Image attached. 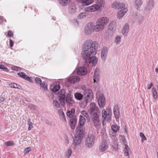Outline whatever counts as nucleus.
Returning a JSON list of instances; mask_svg holds the SVG:
<instances>
[{
  "label": "nucleus",
  "mask_w": 158,
  "mask_h": 158,
  "mask_svg": "<svg viewBox=\"0 0 158 158\" xmlns=\"http://www.w3.org/2000/svg\"><path fill=\"white\" fill-rule=\"evenodd\" d=\"M98 45L97 42L93 41L91 40H87L84 43L81 54L85 60L84 65H88L90 63L94 66L96 64L98 59L94 56L97 53Z\"/></svg>",
  "instance_id": "1"
},
{
  "label": "nucleus",
  "mask_w": 158,
  "mask_h": 158,
  "mask_svg": "<svg viewBox=\"0 0 158 158\" xmlns=\"http://www.w3.org/2000/svg\"><path fill=\"white\" fill-rule=\"evenodd\" d=\"M108 19L106 17H101L97 20L95 25L93 23H89L85 26V32L89 35L92 32H99L102 31L108 21Z\"/></svg>",
  "instance_id": "2"
},
{
  "label": "nucleus",
  "mask_w": 158,
  "mask_h": 158,
  "mask_svg": "<svg viewBox=\"0 0 158 158\" xmlns=\"http://www.w3.org/2000/svg\"><path fill=\"white\" fill-rule=\"evenodd\" d=\"M105 4V0H97L96 4L86 7L84 10L87 12H94L99 10H101L103 8Z\"/></svg>",
  "instance_id": "3"
},
{
  "label": "nucleus",
  "mask_w": 158,
  "mask_h": 158,
  "mask_svg": "<svg viewBox=\"0 0 158 158\" xmlns=\"http://www.w3.org/2000/svg\"><path fill=\"white\" fill-rule=\"evenodd\" d=\"M99 112H95L89 113L90 119L93 122L94 126L97 129L100 128L101 124L99 115L98 114Z\"/></svg>",
  "instance_id": "4"
},
{
  "label": "nucleus",
  "mask_w": 158,
  "mask_h": 158,
  "mask_svg": "<svg viewBox=\"0 0 158 158\" xmlns=\"http://www.w3.org/2000/svg\"><path fill=\"white\" fill-rule=\"evenodd\" d=\"M85 95V101L87 104V103L91 101L93 98V93L92 90L89 89H87L84 91Z\"/></svg>",
  "instance_id": "5"
},
{
  "label": "nucleus",
  "mask_w": 158,
  "mask_h": 158,
  "mask_svg": "<svg viewBox=\"0 0 158 158\" xmlns=\"http://www.w3.org/2000/svg\"><path fill=\"white\" fill-rule=\"evenodd\" d=\"M95 138L93 135H88L86 138L85 144L89 148H91L94 144Z\"/></svg>",
  "instance_id": "6"
},
{
  "label": "nucleus",
  "mask_w": 158,
  "mask_h": 158,
  "mask_svg": "<svg viewBox=\"0 0 158 158\" xmlns=\"http://www.w3.org/2000/svg\"><path fill=\"white\" fill-rule=\"evenodd\" d=\"M102 118L103 120H106V118H110L112 115V110L110 108H108L106 110L104 109L102 111Z\"/></svg>",
  "instance_id": "7"
},
{
  "label": "nucleus",
  "mask_w": 158,
  "mask_h": 158,
  "mask_svg": "<svg viewBox=\"0 0 158 158\" xmlns=\"http://www.w3.org/2000/svg\"><path fill=\"white\" fill-rule=\"evenodd\" d=\"M108 148L107 141L103 139L99 147V150L101 152H105Z\"/></svg>",
  "instance_id": "8"
},
{
  "label": "nucleus",
  "mask_w": 158,
  "mask_h": 158,
  "mask_svg": "<svg viewBox=\"0 0 158 158\" xmlns=\"http://www.w3.org/2000/svg\"><path fill=\"white\" fill-rule=\"evenodd\" d=\"M111 6L114 9L120 10L125 8V5L123 3L119 2H115L112 4Z\"/></svg>",
  "instance_id": "9"
},
{
  "label": "nucleus",
  "mask_w": 158,
  "mask_h": 158,
  "mask_svg": "<svg viewBox=\"0 0 158 158\" xmlns=\"http://www.w3.org/2000/svg\"><path fill=\"white\" fill-rule=\"evenodd\" d=\"M89 113L95 112H99L98 108L96 106L95 103L92 102L89 105V108L88 110Z\"/></svg>",
  "instance_id": "10"
},
{
  "label": "nucleus",
  "mask_w": 158,
  "mask_h": 158,
  "mask_svg": "<svg viewBox=\"0 0 158 158\" xmlns=\"http://www.w3.org/2000/svg\"><path fill=\"white\" fill-rule=\"evenodd\" d=\"M80 77L77 76H72L68 78L66 81V83L69 82L70 84L74 83L79 81Z\"/></svg>",
  "instance_id": "11"
},
{
  "label": "nucleus",
  "mask_w": 158,
  "mask_h": 158,
  "mask_svg": "<svg viewBox=\"0 0 158 158\" xmlns=\"http://www.w3.org/2000/svg\"><path fill=\"white\" fill-rule=\"evenodd\" d=\"M106 101L105 97L103 94L100 95L98 99V103L99 107L101 108L103 107L105 104Z\"/></svg>",
  "instance_id": "12"
},
{
  "label": "nucleus",
  "mask_w": 158,
  "mask_h": 158,
  "mask_svg": "<svg viewBox=\"0 0 158 158\" xmlns=\"http://www.w3.org/2000/svg\"><path fill=\"white\" fill-rule=\"evenodd\" d=\"M77 10L76 4L74 3H71L69 6L68 11L69 14L73 15L74 14Z\"/></svg>",
  "instance_id": "13"
},
{
  "label": "nucleus",
  "mask_w": 158,
  "mask_h": 158,
  "mask_svg": "<svg viewBox=\"0 0 158 158\" xmlns=\"http://www.w3.org/2000/svg\"><path fill=\"white\" fill-rule=\"evenodd\" d=\"M77 132L76 135L83 138L84 135V129L82 127L79 126L78 125L77 128Z\"/></svg>",
  "instance_id": "14"
},
{
  "label": "nucleus",
  "mask_w": 158,
  "mask_h": 158,
  "mask_svg": "<svg viewBox=\"0 0 158 158\" xmlns=\"http://www.w3.org/2000/svg\"><path fill=\"white\" fill-rule=\"evenodd\" d=\"M128 9L127 8H124L119 10L117 14V18L118 19L122 18L124 15L127 12Z\"/></svg>",
  "instance_id": "15"
},
{
  "label": "nucleus",
  "mask_w": 158,
  "mask_h": 158,
  "mask_svg": "<svg viewBox=\"0 0 158 158\" xmlns=\"http://www.w3.org/2000/svg\"><path fill=\"white\" fill-rule=\"evenodd\" d=\"M100 75L99 69H96L93 76V80L94 83H97L99 81Z\"/></svg>",
  "instance_id": "16"
},
{
  "label": "nucleus",
  "mask_w": 158,
  "mask_h": 158,
  "mask_svg": "<svg viewBox=\"0 0 158 158\" xmlns=\"http://www.w3.org/2000/svg\"><path fill=\"white\" fill-rule=\"evenodd\" d=\"M77 74L80 75H85L87 73L86 68L83 67H79L77 70Z\"/></svg>",
  "instance_id": "17"
},
{
  "label": "nucleus",
  "mask_w": 158,
  "mask_h": 158,
  "mask_svg": "<svg viewBox=\"0 0 158 158\" xmlns=\"http://www.w3.org/2000/svg\"><path fill=\"white\" fill-rule=\"evenodd\" d=\"M73 95L71 94L70 92L67 94L66 96V102L70 106H72L74 103L73 99Z\"/></svg>",
  "instance_id": "18"
},
{
  "label": "nucleus",
  "mask_w": 158,
  "mask_h": 158,
  "mask_svg": "<svg viewBox=\"0 0 158 158\" xmlns=\"http://www.w3.org/2000/svg\"><path fill=\"white\" fill-rule=\"evenodd\" d=\"M108 48L106 47H104L101 50V57L103 60H105L108 53Z\"/></svg>",
  "instance_id": "19"
},
{
  "label": "nucleus",
  "mask_w": 158,
  "mask_h": 158,
  "mask_svg": "<svg viewBox=\"0 0 158 158\" xmlns=\"http://www.w3.org/2000/svg\"><path fill=\"white\" fill-rule=\"evenodd\" d=\"M18 75L20 76L21 77L30 82H32V80L31 78L27 75L24 72H20L18 73Z\"/></svg>",
  "instance_id": "20"
},
{
  "label": "nucleus",
  "mask_w": 158,
  "mask_h": 158,
  "mask_svg": "<svg viewBox=\"0 0 158 158\" xmlns=\"http://www.w3.org/2000/svg\"><path fill=\"white\" fill-rule=\"evenodd\" d=\"M129 27L128 23H126L124 25L123 30L122 34L124 36H127L129 31Z\"/></svg>",
  "instance_id": "21"
},
{
  "label": "nucleus",
  "mask_w": 158,
  "mask_h": 158,
  "mask_svg": "<svg viewBox=\"0 0 158 158\" xmlns=\"http://www.w3.org/2000/svg\"><path fill=\"white\" fill-rule=\"evenodd\" d=\"M58 112L62 121L64 123L65 122L66 120L63 110L62 109H59L58 110Z\"/></svg>",
  "instance_id": "22"
},
{
  "label": "nucleus",
  "mask_w": 158,
  "mask_h": 158,
  "mask_svg": "<svg viewBox=\"0 0 158 158\" xmlns=\"http://www.w3.org/2000/svg\"><path fill=\"white\" fill-rule=\"evenodd\" d=\"M77 119L75 116L73 117L70 119V125L72 129H74L76 126L77 123Z\"/></svg>",
  "instance_id": "23"
},
{
  "label": "nucleus",
  "mask_w": 158,
  "mask_h": 158,
  "mask_svg": "<svg viewBox=\"0 0 158 158\" xmlns=\"http://www.w3.org/2000/svg\"><path fill=\"white\" fill-rule=\"evenodd\" d=\"M154 6V0H149L146 7V8L148 10H151L153 8Z\"/></svg>",
  "instance_id": "24"
},
{
  "label": "nucleus",
  "mask_w": 158,
  "mask_h": 158,
  "mask_svg": "<svg viewBox=\"0 0 158 158\" xmlns=\"http://www.w3.org/2000/svg\"><path fill=\"white\" fill-rule=\"evenodd\" d=\"M82 138L75 135L73 138V143L75 145H78L81 143Z\"/></svg>",
  "instance_id": "25"
},
{
  "label": "nucleus",
  "mask_w": 158,
  "mask_h": 158,
  "mask_svg": "<svg viewBox=\"0 0 158 158\" xmlns=\"http://www.w3.org/2000/svg\"><path fill=\"white\" fill-rule=\"evenodd\" d=\"M114 112L115 118H119V117L120 112L118 106L117 105H115L114 106Z\"/></svg>",
  "instance_id": "26"
},
{
  "label": "nucleus",
  "mask_w": 158,
  "mask_h": 158,
  "mask_svg": "<svg viewBox=\"0 0 158 158\" xmlns=\"http://www.w3.org/2000/svg\"><path fill=\"white\" fill-rule=\"evenodd\" d=\"M143 3L142 0H135L134 5L135 8L136 9H138L140 8Z\"/></svg>",
  "instance_id": "27"
},
{
  "label": "nucleus",
  "mask_w": 158,
  "mask_h": 158,
  "mask_svg": "<svg viewBox=\"0 0 158 158\" xmlns=\"http://www.w3.org/2000/svg\"><path fill=\"white\" fill-rule=\"evenodd\" d=\"M71 0H58L60 4L62 6H67L70 2Z\"/></svg>",
  "instance_id": "28"
},
{
  "label": "nucleus",
  "mask_w": 158,
  "mask_h": 158,
  "mask_svg": "<svg viewBox=\"0 0 158 158\" xmlns=\"http://www.w3.org/2000/svg\"><path fill=\"white\" fill-rule=\"evenodd\" d=\"M79 2L82 3L84 5H88L92 3L93 0H77Z\"/></svg>",
  "instance_id": "29"
},
{
  "label": "nucleus",
  "mask_w": 158,
  "mask_h": 158,
  "mask_svg": "<svg viewBox=\"0 0 158 158\" xmlns=\"http://www.w3.org/2000/svg\"><path fill=\"white\" fill-rule=\"evenodd\" d=\"M85 122V119L84 117L82 115H80V118L79 120V126L82 127L83 126Z\"/></svg>",
  "instance_id": "30"
},
{
  "label": "nucleus",
  "mask_w": 158,
  "mask_h": 158,
  "mask_svg": "<svg viewBox=\"0 0 158 158\" xmlns=\"http://www.w3.org/2000/svg\"><path fill=\"white\" fill-rule=\"evenodd\" d=\"M65 96L59 95V100L62 106L65 105Z\"/></svg>",
  "instance_id": "31"
},
{
  "label": "nucleus",
  "mask_w": 158,
  "mask_h": 158,
  "mask_svg": "<svg viewBox=\"0 0 158 158\" xmlns=\"http://www.w3.org/2000/svg\"><path fill=\"white\" fill-rule=\"evenodd\" d=\"M116 23L114 21H112L108 25V29L109 30H112L115 27Z\"/></svg>",
  "instance_id": "32"
},
{
  "label": "nucleus",
  "mask_w": 158,
  "mask_h": 158,
  "mask_svg": "<svg viewBox=\"0 0 158 158\" xmlns=\"http://www.w3.org/2000/svg\"><path fill=\"white\" fill-rule=\"evenodd\" d=\"M75 112V109L74 108H72L71 109V110H69L67 112L66 114L69 117L72 118Z\"/></svg>",
  "instance_id": "33"
},
{
  "label": "nucleus",
  "mask_w": 158,
  "mask_h": 158,
  "mask_svg": "<svg viewBox=\"0 0 158 158\" xmlns=\"http://www.w3.org/2000/svg\"><path fill=\"white\" fill-rule=\"evenodd\" d=\"M74 97L77 99L80 100L82 99L83 95L79 93H76L74 94Z\"/></svg>",
  "instance_id": "34"
},
{
  "label": "nucleus",
  "mask_w": 158,
  "mask_h": 158,
  "mask_svg": "<svg viewBox=\"0 0 158 158\" xmlns=\"http://www.w3.org/2000/svg\"><path fill=\"white\" fill-rule=\"evenodd\" d=\"M111 129L114 133H116L119 129V127L117 125H112L111 127Z\"/></svg>",
  "instance_id": "35"
},
{
  "label": "nucleus",
  "mask_w": 158,
  "mask_h": 158,
  "mask_svg": "<svg viewBox=\"0 0 158 158\" xmlns=\"http://www.w3.org/2000/svg\"><path fill=\"white\" fill-rule=\"evenodd\" d=\"M125 147L124 149V154L125 156H128L129 153L131 152L130 149L129 147L125 144Z\"/></svg>",
  "instance_id": "36"
},
{
  "label": "nucleus",
  "mask_w": 158,
  "mask_h": 158,
  "mask_svg": "<svg viewBox=\"0 0 158 158\" xmlns=\"http://www.w3.org/2000/svg\"><path fill=\"white\" fill-rule=\"evenodd\" d=\"M113 148L116 151H118L119 149L118 142H113L112 144Z\"/></svg>",
  "instance_id": "37"
},
{
  "label": "nucleus",
  "mask_w": 158,
  "mask_h": 158,
  "mask_svg": "<svg viewBox=\"0 0 158 158\" xmlns=\"http://www.w3.org/2000/svg\"><path fill=\"white\" fill-rule=\"evenodd\" d=\"M152 92L154 98L156 99L157 97V91L156 89L154 88H152Z\"/></svg>",
  "instance_id": "38"
},
{
  "label": "nucleus",
  "mask_w": 158,
  "mask_h": 158,
  "mask_svg": "<svg viewBox=\"0 0 158 158\" xmlns=\"http://www.w3.org/2000/svg\"><path fill=\"white\" fill-rule=\"evenodd\" d=\"M40 89L43 90H45L47 89V85L45 84L43 82V83H41L40 84Z\"/></svg>",
  "instance_id": "39"
},
{
  "label": "nucleus",
  "mask_w": 158,
  "mask_h": 158,
  "mask_svg": "<svg viewBox=\"0 0 158 158\" xmlns=\"http://www.w3.org/2000/svg\"><path fill=\"white\" fill-rule=\"evenodd\" d=\"M60 88V87L59 84H56L53 88L52 91L54 92H56L59 90Z\"/></svg>",
  "instance_id": "40"
},
{
  "label": "nucleus",
  "mask_w": 158,
  "mask_h": 158,
  "mask_svg": "<svg viewBox=\"0 0 158 158\" xmlns=\"http://www.w3.org/2000/svg\"><path fill=\"white\" fill-rule=\"evenodd\" d=\"M28 124L29 127L28 128V130L29 131L33 128L32 123L31 122V120L29 119L28 121Z\"/></svg>",
  "instance_id": "41"
},
{
  "label": "nucleus",
  "mask_w": 158,
  "mask_h": 158,
  "mask_svg": "<svg viewBox=\"0 0 158 158\" xmlns=\"http://www.w3.org/2000/svg\"><path fill=\"white\" fill-rule=\"evenodd\" d=\"M53 105L55 108H58L60 106V104L56 100H54L53 101Z\"/></svg>",
  "instance_id": "42"
},
{
  "label": "nucleus",
  "mask_w": 158,
  "mask_h": 158,
  "mask_svg": "<svg viewBox=\"0 0 158 158\" xmlns=\"http://www.w3.org/2000/svg\"><path fill=\"white\" fill-rule=\"evenodd\" d=\"M87 16L85 12L81 13L78 15V18L81 19L84 18Z\"/></svg>",
  "instance_id": "43"
},
{
  "label": "nucleus",
  "mask_w": 158,
  "mask_h": 158,
  "mask_svg": "<svg viewBox=\"0 0 158 158\" xmlns=\"http://www.w3.org/2000/svg\"><path fill=\"white\" fill-rule=\"evenodd\" d=\"M116 134L112 133V134L111 135V137L113 140V142H118L117 138L115 136Z\"/></svg>",
  "instance_id": "44"
},
{
  "label": "nucleus",
  "mask_w": 158,
  "mask_h": 158,
  "mask_svg": "<svg viewBox=\"0 0 158 158\" xmlns=\"http://www.w3.org/2000/svg\"><path fill=\"white\" fill-rule=\"evenodd\" d=\"M10 86L12 88L19 89V87L20 86L19 85L15 83H11L10 84Z\"/></svg>",
  "instance_id": "45"
},
{
  "label": "nucleus",
  "mask_w": 158,
  "mask_h": 158,
  "mask_svg": "<svg viewBox=\"0 0 158 158\" xmlns=\"http://www.w3.org/2000/svg\"><path fill=\"white\" fill-rule=\"evenodd\" d=\"M121 41V37H120L119 36H117L115 39V42L116 43V44H120V43Z\"/></svg>",
  "instance_id": "46"
},
{
  "label": "nucleus",
  "mask_w": 158,
  "mask_h": 158,
  "mask_svg": "<svg viewBox=\"0 0 158 158\" xmlns=\"http://www.w3.org/2000/svg\"><path fill=\"white\" fill-rule=\"evenodd\" d=\"M5 144L7 147L12 146L14 145V143L12 141L6 142H5Z\"/></svg>",
  "instance_id": "47"
},
{
  "label": "nucleus",
  "mask_w": 158,
  "mask_h": 158,
  "mask_svg": "<svg viewBox=\"0 0 158 158\" xmlns=\"http://www.w3.org/2000/svg\"><path fill=\"white\" fill-rule=\"evenodd\" d=\"M81 113L86 118H89V115L86 111L85 110L82 111Z\"/></svg>",
  "instance_id": "48"
},
{
  "label": "nucleus",
  "mask_w": 158,
  "mask_h": 158,
  "mask_svg": "<svg viewBox=\"0 0 158 158\" xmlns=\"http://www.w3.org/2000/svg\"><path fill=\"white\" fill-rule=\"evenodd\" d=\"M72 153V150L70 149H68V151L66 153V157L67 158L71 156Z\"/></svg>",
  "instance_id": "49"
},
{
  "label": "nucleus",
  "mask_w": 158,
  "mask_h": 158,
  "mask_svg": "<svg viewBox=\"0 0 158 158\" xmlns=\"http://www.w3.org/2000/svg\"><path fill=\"white\" fill-rule=\"evenodd\" d=\"M140 136L142 138L141 141L142 142H143V140H146L147 139L146 138L143 133L141 132L140 133Z\"/></svg>",
  "instance_id": "50"
},
{
  "label": "nucleus",
  "mask_w": 158,
  "mask_h": 158,
  "mask_svg": "<svg viewBox=\"0 0 158 158\" xmlns=\"http://www.w3.org/2000/svg\"><path fill=\"white\" fill-rule=\"evenodd\" d=\"M31 150V148L30 147L26 148L24 151V154H27Z\"/></svg>",
  "instance_id": "51"
},
{
  "label": "nucleus",
  "mask_w": 158,
  "mask_h": 158,
  "mask_svg": "<svg viewBox=\"0 0 158 158\" xmlns=\"http://www.w3.org/2000/svg\"><path fill=\"white\" fill-rule=\"evenodd\" d=\"M28 107L29 108L33 110L36 109L37 107L36 106L32 104H29L28 106Z\"/></svg>",
  "instance_id": "52"
},
{
  "label": "nucleus",
  "mask_w": 158,
  "mask_h": 158,
  "mask_svg": "<svg viewBox=\"0 0 158 158\" xmlns=\"http://www.w3.org/2000/svg\"><path fill=\"white\" fill-rule=\"evenodd\" d=\"M0 69H3L4 70H5L6 71H8L9 70V69L6 68L5 66L2 64H0Z\"/></svg>",
  "instance_id": "53"
},
{
  "label": "nucleus",
  "mask_w": 158,
  "mask_h": 158,
  "mask_svg": "<svg viewBox=\"0 0 158 158\" xmlns=\"http://www.w3.org/2000/svg\"><path fill=\"white\" fill-rule=\"evenodd\" d=\"M59 95L65 96V91L64 89H61L59 93Z\"/></svg>",
  "instance_id": "54"
},
{
  "label": "nucleus",
  "mask_w": 158,
  "mask_h": 158,
  "mask_svg": "<svg viewBox=\"0 0 158 158\" xmlns=\"http://www.w3.org/2000/svg\"><path fill=\"white\" fill-rule=\"evenodd\" d=\"M35 82L38 84H40L42 82L41 80L39 77H36L35 79Z\"/></svg>",
  "instance_id": "55"
},
{
  "label": "nucleus",
  "mask_w": 158,
  "mask_h": 158,
  "mask_svg": "<svg viewBox=\"0 0 158 158\" xmlns=\"http://www.w3.org/2000/svg\"><path fill=\"white\" fill-rule=\"evenodd\" d=\"M7 35L9 37H12L13 35V33L12 31L9 30L8 32Z\"/></svg>",
  "instance_id": "56"
},
{
  "label": "nucleus",
  "mask_w": 158,
  "mask_h": 158,
  "mask_svg": "<svg viewBox=\"0 0 158 158\" xmlns=\"http://www.w3.org/2000/svg\"><path fill=\"white\" fill-rule=\"evenodd\" d=\"M12 69L15 70H20V68L19 67H18L16 66H13L12 67Z\"/></svg>",
  "instance_id": "57"
},
{
  "label": "nucleus",
  "mask_w": 158,
  "mask_h": 158,
  "mask_svg": "<svg viewBox=\"0 0 158 158\" xmlns=\"http://www.w3.org/2000/svg\"><path fill=\"white\" fill-rule=\"evenodd\" d=\"M9 44L11 47H12L13 46V42L11 39L10 40Z\"/></svg>",
  "instance_id": "58"
},
{
  "label": "nucleus",
  "mask_w": 158,
  "mask_h": 158,
  "mask_svg": "<svg viewBox=\"0 0 158 158\" xmlns=\"http://www.w3.org/2000/svg\"><path fill=\"white\" fill-rule=\"evenodd\" d=\"M81 88L84 91H85V90L87 89L86 88V87L85 85H82L81 87Z\"/></svg>",
  "instance_id": "59"
},
{
  "label": "nucleus",
  "mask_w": 158,
  "mask_h": 158,
  "mask_svg": "<svg viewBox=\"0 0 158 158\" xmlns=\"http://www.w3.org/2000/svg\"><path fill=\"white\" fill-rule=\"evenodd\" d=\"M5 100V99L2 97H0V103L3 102Z\"/></svg>",
  "instance_id": "60"
},
{
  "label": "nucleus",
  "mask_w": 158,
  "mask_h": 158,
  "mask_svg": "<svg viewBox=\"0 0 158 158\" xmlns=\"http://www.w3.org/2000/svg\"><path fill=\"white\" fill-rule=\"evenodd\" d=\"M152 83H151L150 84L148 85H147L148 89H150L151 88L152 86Z\"/></svg>",
  "instance_id": "61"
},
{
  "label": "nucleus",
  "mask_w": 158,
  "mask_h": 158,
  "mask_svg": "<svg viewBox=\"0 0 158 158\" xmlns=\"http://www.w3.org/2000/svg\"><path fill=\"white\" fill-rule=\"evenodd\" d=\"M3 17L2 16H0V24H1L2 23L3 21Z\"/></svg>",
  "instance_id": "62"
},
{
  "label": "nucleus",
  "mask_w": 158,
  "mask_h": 158,
  "mask_svg": "<svg viewBox=\"0 0 158 158\" xmlns=\"http://www.w3.org/2000/svg\"><path fill=\"white\" fill-rule=\"evenodd\" d=\"M120 136L122 138V140H123V141H124L125 140H126V139L124 136L123 135H120Z\"/></svg>",
  "instance_id": "63"
},
{
  "label": "nucleus",
  "mask_w": 158,
  "mask_h": 158,
  "mask_svg": "<svg viewBox=\"0 0 158 158\" xmlns=\"http://www.w3.org/2000/svg\"><path fill=\"white\" fill-rule=\"evenodd\" d=\"M155 71L156 72H158V68H156L155 69Z\"/></svg>",
  "instance_id": "64"
}]
</instances>
